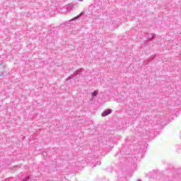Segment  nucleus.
Returning a JSON list of instances; mask_svg holds the SVG:
<instances>
[{"mask_svg": "<svg viewBox=\"0 0 181 181\" xmlns=\"http://www.w3.org/2000/svg\"><path fill=\"white\" fill-rule=\"evenodd\" d=\"M81 69H78L74 74L66 78V81L71 80V78H78L80 77Z\"/></svg>", "mask_w": 181, "mask_h": 181, "instance_id": "1", "label": "nucleus"}, {"mask_svg": "<svg viewBox=\"0 0 181 181\" xmlns=\"http://www.w3.org/2000/svg\"><path fill=\"white\" fill-rule=\"evenodd\" d=\"M144 37L146 38H141L142 40H144L146 42V40H152L155 37V34L151 33V34H148V33H144Z\"/></svg>", "mask_w": 181, "mask_h": 181, "instance_id": "3", "label": "nucleus"}, {"mask_svg": "<svg viewBox=\"0 0 181 181\" xmlns=\"http://www.w3.org/2000/svg\"><path fill=\"white\" fill-rule=\"evenodd\" d=\"M111 112H112V110L111 109H107L102 113V117H107V115H110Z\"/></svg>", "mask_w": 181, "mask_h": 181, "instance_id": "5", "label": "nucleus"}, {"mask_svg": "<svg viewBox=\"0 0 181 181\" xmlns=\"http://www.w3.org/2000/svg\"><path fill=\"white\" fill-rule=\"evenodd\" d=\"M141 132L144 135H148V136H151V134L153 133V129H149L147 126H145L144 130H143Z\"/></svg>", "mask_w": 181, "mask_h": 181, "instance_id": "2", "label": "nucleus"}, {"mask_svg": "<svg viewBox=\"0 0 181 181\" xmlns=\"http://www.w3.org/2000/svg\"><path fill=\"white\" fill-rule=\"evenodd\" d=\"M176 104H177L178 105L181 104V95H180V97L177 98Z\"/></svg>", "mask_w": 181, "mask_h": 181, "instance_id": "8", "label": "nucleus"}, {"mask_svg": "<svg viewBox=\"0 0 181 181\" xmlns=\"http://www.w3.org/2000/svg\"><path fill=\"white\" fill-rule=\"evenodd\" d=\"M98 94V90H95L94 92L91 93V98H94L95 97H97Z\"/></svg>", "mask_w": 181, "mask_h": 181, "instance_id": "7", "label": "nucleus"}, {"mask_svg": "<svg viewBox=\"0 0 181 181\" xmlns=\"http://www.w3.org/2000/svg\"><path fill=\"white\" fill-rule=\"evenodd\" d=\"M78 1H79V2H83V1H84V0H78Z\"/></svg>", "mask_w": 181, "mask_h": 181, "instance_id": "12", "label": "nucleus"}, {"mask_svg": "<svg viewBox=\"0 0 181 181\" xmlns=\"http://www.w3.org/2000/svg\"><path fill=\"white\" fill-rule=\"evenodd\" d=\"M4 76V72H1V74H0V76Z\"/></svg>", "mask_w": 181, "mask_h": 181, "instance_id": "11", "label": "nucleus"}, {"mask_svg": "<svg viewBox=\"0 0 181 181\" xmlns=\"http://www.w3.org/2000/svg\"><path fill=\"white\" fill-rule=\"evenodd\" d=\"M29 177H27L26 178H25L24 180H23V181H28L29 180Z\"/></svg>", "mask_w": 181, "mask_h": 181, "instance_id": "10", "label": "nucleus"}, {"mask_svg": "<svg viewBox=\"0 0 181 181\" xmlns=\"http://www.w3.org/2000/svg\"><path fill=\"white\" fill-rule=\"evenodd\" d=\"M122 101H124L123 98H117V103H122Z\"/></svg>", "mask_w": 181, "mask_h": 181, "instance_id": "9", "label": "nucleus"}, {"mask_svg": "<svg viewBox=\"0 0 181 181\" xmlns=\"http://www.w3.org/2000/svg\"><path fill=\"white\" fill-rule=\"evenodd\" d=\"M84 15V12H81L79 15H78L76 17L74 18L73 19L70 20V21H76V19H78L79 18H81Z\"/></svg>", "mask_w": 181, "mask_h": 181, "instance_id": "6", "label": "nucleus"}, {"mask_svg": "<svg viewBox=\"0 0 181 181\" xmlns=\"http://www.w3.org/2000/svg\"><path fill=\"white\" fill-rule=\"evenodd\" d=\"M137 181H142V180H138Z\"/></svg>", "mask_w": 181, "mask_h": 181, "instance_id": "13", "label": "nucleus"}, {"mask_svg": "<svg viewBox=\"0 0 181 181\" xmlns=\"http://www.w3.org/2000/svg\"><path fill=\"white\" fill-rule=\"evenodd\" d=\"M154 121H156V124L163 125V119L160 116L154 117Z\"/></svg>", "mask_w": 181, "mask_h": 181, "instance_id": "4", "label": "nucleus"}]
</instances>
